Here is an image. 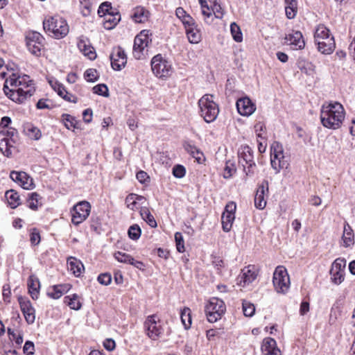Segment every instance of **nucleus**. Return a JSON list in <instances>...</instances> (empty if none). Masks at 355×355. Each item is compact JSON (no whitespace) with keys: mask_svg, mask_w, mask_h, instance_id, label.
<instances>
[{"mask_svg":"<svg viewBox=\"0 0 355 355\" xmlns=\"http://www.w3.org/2000/svg\"><path fill=\"white\" fill-rule=\"evenodd\" d=\"M3 89L10 100L17 103H23L35 92L33 82L28 76L24 75L16 78L14 73L9 79H6Z\"/></svg>","mask_w":355,"mask_h":355,"instance_id":"f257e3e1","label":"nucleus"},{"mask_svg":"<svg viewBox=\"0 0 355 355\" xmlns=\"http://www.w3.org/2000/svg\"><path fill=\"white\" fill-rule=\"evenodd\" d=\"M345 117L343 106L338 102L323 105L321 107L320 119L324 127L336 130L339 128Z\"/></svg>","mask_w":355,"mask_h":355,"instance_id":"f03ea898","label":"nucleus"},{"mask_svg":"<svg viewBox=\"0 0 355 355\" xmlns=\"http://www.w3.org/2000/svg\"><path fill=\"white\" fill-rule=\"evenodd\" d=\"M43 28L46 33L55 39L63 38L69 33L67 21L60 16H53L44 19Z\"/></svg>","mask_w":355,"mask_h":355,"instance_id":"7ed1b4c3","label":"nucleus"},{"mask_svg":"<svg viewBox=\"0 0 355 355\" xmlns=\"http://www.w3.org/2000/svg\"><path fill=\"white\" fill-rule=\"evenodd\" d=\"M213 98L212 95L205 94L198 101L200 116L207 123L213 122L219 113L218 105Z\"/></svg>","mask_w":355,"mask_h":355,"instance_id":"20e7f679","label":"nucleus"},{"mask_svg":"<svg viewBox=\"0 0 355 355\" xmlns=\"http://www.w3.org/2000/svg\"><path fill=\"white\" fill-rule=\"evenodd\" d=\"M19 139L18 132L13 128L0 131V151L6 157H10L15 145Z\"/></svg>","mask_w":355,"mask_h":355,"instance_id":"39448f33","label":"nucleus"},{"mask_svg":"<svg viewBox=\"0 0 355 355\" xmlns=\"http://www.w3.org/2000/svg\"><path fill=\"white\" fill-rule=\"evenodd\" d=\"M148 30L141 31L135 38L132 54L137 60L143 59L148 54V46L152 42Z\"/></svg>","mask_w":355,"mask_h":355,"instance_id":"423d86ee","label":"nucleus"},{"mask_svg":"<svg viewBox=\"0 0 355 355\" xmlns=\"http://www.w3.org/2000/svg\"><path fill=\"white\" fill-rule=\"evenodd\" d=\"M270 164L276 173L282 169L287 168L289 163L284 155L282 145L278 141H274L270 147Z\"/></svg>","mask_w":355,"mask_h":355,"instance_id":"0eeeda50","label":"nucleus"},{"mask_svg":"<svg viewBox=\"0 0 355 355\" xmlns=\"http://www.w3.org/2000/svg\"><path fill=\"white\" fill-rule=\"evenodd\" d=\"M146 335L152 340H157L164 334V328L158 317L153 314L148 315L144 322Z\"/></svg>","mask_w":355,"mask_h":355,"instance_id":"6e6552de","label":"nucleus"},{"mask_svg":"<svg viewBox=\"0 0 355 355\" xmlns=\"http://www.w3.org/2000/svg\"><path fill=\"white\" fill-rule=\"evenodd\" d=\"M226 310L224 302L217 297L210 299L205 306V313L209 322H215L221 318Z\"/></svg>","mask_w":355,"mask_h":355,"instance_id":"1a4fd4ad","label":"nucleus"},{"mask_svg":"<svg viewBox=\"0 0 355 355\" xmlns=\"http://www.w3.org/2000/svg\"><path fill=\"white\" fill-rule=\"evenodd\" d=\"M151 68L153 73L158 78H166L172 71L170 62L161 54L155 55L151 60Z\"/></svg>","mask_w":355,"mask_h":355,"instance_id":"9d476101","label":"nucleus"},{"mask_svg":"<svg viewBox=\"0 0 355 355\" xmlns=\"http://www.w3.org/2000/svg\"><path fill=\"white\" fill-rule=\"evenodd\" d=\"M239 162L241 164L247 176L255 173L256 164L254 161L253 151L248 146L242 147L239 152Z\"/></svg>","mask_w":355,"mask_h":355,"instance_id":"9b49d317","label":"nucleus"},{"mask_svg":"<svg viewBox=\"0 0 355 355\" xmlns=\"http://www.w3.org/2000/svg\"><path fill=\"white\" fill-rule=\"evenodd\" d=\"M272 282L277 293H284L288 291L290 279L285 267L279 266L276 268L273 273Z\"/></svg>","mask_w":355,"mask_h":355,"instance_id":"f8f14e48","label":"nucleus"},{"mask_svg":"<svg viewBox=\"0 0 355 355\" xmlns=\"http://www.w3.org/2000/svg\"><path fill=\"white\" fill-rule=\"evenodd\" d=\"M26 40L28 51L36 56L40 55L44 46V37L39 32L31 31L27 33Z\"/></svg>","mask_w":355,"mask_h":355,"instance_id":"ddd939ff","label":"nucleus"},{"mask_svg":"<svg viewBox=\"0 0 355 355\" xmlns=\"http://www.w3.org/2000/svg\"><path fill=\"white\" fill-rule=\"evenodd\" d=\"M91 211V205L87 201H80L75 205L71 212V221L76 225H78L87 219Z\"/></svg>","mask_w":355,"mask_h":355,"instance_id":"4468645a","label":"nucleus"},{"mask_svg":"<svg viewBox=\"0 0 355 355\" xmlns=\"http://www.w3.org/2000/svg\"><path fill=\"white\" fill-rule=\"evenodd\" d=\"M236 205L234 202H229L225 207L221 216L222 227L224 232H228L231 230L232 224L235 219V211Z\"/></svg>","mask_w":355,"mask_h":355,"instance_id":"2eb2a0df","label":"nucleus"},{"mask_svg":"<svg viewBox=\"0 0 355 355\" xmlns=\"http://www.w3.org/2000/svg\"><path fill=\"white\" fill-rule=\"evenodd\" d=\"M345 266L346 261L344 259L338 258L333 262L330 275L334 284L338 285L344 281Z\"/></svg>","mask_w":355,"mask_h":355,"instance_id":"dca6fc26","label":"nucleus"},{"mask_svg":"<svg viewBox=\"0 0 355 355\" xmlns=\"http://www.w3.org/2000/svg\"><path fill=\"white\" fill-rule=\"evenodd\" d=\"M110 57L112 67L114 70H121L127 63L126 54L124 50L120 46L114 48Z\"/></svg>","mask_w":355,"mask_h":355,"instance_id":"f3484780","label":"nucleus"},{"mask_svg":"<svg viewBox=\"0 0 355 355\" xmlns=\"http://www.w3.org/2000/svg\"><path fill=\"white\" fill-rule=\"evenodd\" d=\"M257 277V272L254 266L249 265L241 270L236 279L237 284L242 287H245L254 281Z\"/></svg>","mask_w":355,"mask_h":355,"instance_id":"a211bd4d","label":"nucleus"},{"mask_svg":"<svg viewBox=\"0 0 355 355\" xmlns=\"http://www.w3.org/2000/svg\"><path fill=\"white\" fill-rule=\"evenodd\" d=\"M21 311L28 324H33L35 320V310L29 300L26 297L18 298Z\"/></svg>","mask_w":355,"mask_h":355,"instance_id":"6ab92c4d","label":"nucleus"},{"mask_svg":"<svg viewBox=\"0 0 355 355\" xmlns=\"http://www.w3.org/2000/svg\"><path fill=\"white\" fill-rule=\"evenodd\" d=\"M10 178L15 182H17L24 189H33V179L24 171H12L10 174Z\"/></svg>","mask_w":355,"mask_h":355,"instance_id":"aec40b11","label":"nucleus"},{"mask_svg":"<svg viewBox=\"0 0 355 355\" xmlns=\"http://www.w3.org/2000/svg\"><path fill=\"white\" fill-rule=\"evenodd\" d=\"M266 193H268V182L264 180L259 186L254 197V205L257 209H263L265 208L266 205Z\"/></svg>","mask_w":355,"mask_h":355,"instance_id":"412c9836","label":"nucleus"},{"mask_svg":"<svg viewBox=\"0 0 355 355\" xmlns=\"http://www.w3.org/2000/svg\"><path fill=\"white\" fill-rule=\"evenodd\" d=\"M236 108L241 115L250 116L255 111L256 106L248 97H243L236 101Z\"/></svg>","mask_w":355,"mask_h":355,"instance_id":"4be33fe9","label":"nucleus"},{"mask_svg":"<svg viewBox=\"0 0 355 355\" xmlns=\"http://www.w3.org/2000/svg\"><path fill=\"white\" fill-rule=\"evenodd\" d=\"M285 42L291 46L294 50L302 49L305 46V42L300 31H293L286 35Z\"/></svg>","mask_w":355,"mask_h":355,"instance_id":"5701e85b","label":"nucleus"},{"mask_svg":"<svg viewBox=\"0 0 355 355\" xmlns=\"http://www.w3.org/2000/svg\"><path fill=\"white\" fill-rule=\"evenodd\" d=\"M77 45L80 51L89 60H94L96 58L95 49L91 45L89 40L87 38L84 37H80Z\"/></svg>","mask_w":355,"mask_h":355,"instance_id":"b1692460","label":"nucleus"},{"mask_svg":"<svg viewBox=\"0 0 355 355\" xmlns=\"http://www.w3.org/2000/svg\"><path fill=\"white\" fill-rule=\"evenodd\" d=\"M261 349L265 355H282L281 351L277 347L276 340L272 338L263 340Z\"/></svg>","mask_w":355,"mask_h":355,"instance_id":"393cba45","label":"nucleus"},{"mask_svg":"<svg viewBox=\"0 0 355 355\" xmlns=\"http://www.w3.org/2000/svg\"><path fill=\"white\" fill-rule=\"evenodd\" d=\"M28 292L33 300H37L39 295V291L40 288V282L38 278L34 275H31L29 276L28 279Z\"/></svg>","mask_w":355,"mask_h":355,"instance_id":"a878e982","label":"nucleus"},{"mask_svg":"<svg viewBox=\"0 0 355 355\" xmlns=\"http://www.w3.org/2000/svg\"><path fill=\"white\" fill-rule=\"evenodd\" d=\"M326 40L327 42L324 40L317 41L318 50L322 54L329 55L334 51L336 47L334 37L332 36Z\"/></svg>","mask_w":355,"mask_h":355,"instance_id":"bb28decb","label":"nucleus"},{"mask_svg":"<svg viewBox=\"0 0 355 355\" xmlns=\"http://www.w3.org/2000/svg\"><path fill=\"white\" fill-rule=\"evenodd\" d=\"M70 289L69 284L55 285L51 288V291H49L47 295L53 299H59L61 296L66 293Z\"/></svg>","mask_w":355,"mask_h":355,"instance_id":"cd10ccee","label":"nucleus"},{"mask_svg":"<svg viewBox=\"0 0 355 355\" xmlns=\"http://www.w3.org/2000/svg\"><path fill=\"white\" fill-rule=\"evenodd\" d=\"M69 270L76 277H79L84 270V266L82 262L74 257H70L67 261Z\"/></svg>","mask_w":355,"mask_h":355,"instance_id":"c85d7f7f","label":"nucleus"},{"mask_svg":"<svg viewBox=\"0 0 355 355\" xmlns=\"http://www.w3.org/2000/svg\"><path fill=\"white\" fill-rule=\"evenodd\" d=\"M105 27L107 29L114 28L121 20V15L119 12L112 11L110 14L105 15Z\"/></svg>","mask_w":355,"mask_h":355,"instance_id":"c756f323","label":"nucleus"},{"mask_svg":"<svg viewBox=\"0 0 355 355\" xmlns=\"http://www.w3.org/2000/svg\"><path fill=\"white\" fill-rule=\"evenodd\" d=\"M5 197L8 205L12 209L17 207L21 204L19 195L13 189L7 191L5 193Z\"/></svg>","mask_w":355,"mask_h":355,"instance_id":"7c9ffc66","label":"nucleus"},{"mask_svg":"<svg viewBox=\"0 0 355 355\" xmlns=\"http://www.w3.org/2000/svg\"><path fill=\"white\" fill-rule=\"evenodd\" d=\"M132 18L137 23H144L148 20V12L143 7H137L133 10Z\"/></svg>","mask_w":355,"mask_h":355,"instance_id":"2f4dec72","label":"nucleus"},{"mask_svg":"<svg viewBox=\"0 0 355 355\" xmlns=\"http://www.w3.org/2000/svg\"><path fill=\"white\" fill-rule=\"evenodd\" d=\"M185 150L197 161L198 164H201L205 160L202 153L196 146L187 144L185 145Z\"/></svg>","mask_w":355,"mask_h":355,"instance_id":"473e14b6","label":"nucleus"},{"mask_svg":"<svg viewBox=\"0 0 355 355\" xmlns=\"http://www.w3.org/2000/svg\"><path fill=\"white\" fill-rule=\"evenodd\" d=\"M64 302L71 309L77 311L81 309L82 304L80 302V297L77 294L65 296L64 298Z\"/></svg>","mask_w":355,"mask_h":355,"instance_id":"72a5a7b5","label":"nucleus"},{"mask_svg":"<svg viewBox=\"0 0 355 355\" xmlns=\"http://www.w3.org/2000/svg\"><path fill=\"white\" fill-rule=\"evenodd\" d=\"M197 26V25H195L186 29L188 40L193 44H197L200 41L201 35Z\"/></svg>","mask_w":355,"mask_h":355,"instance_id":"f704fd0d","label":"nucleus"},{"mask_svg":"<svg viewBox=\"0 0 355 355\" xmlns=\"http://www.w3.org/2000/svg\"><path fill=\"white\" fill-rule=\"evenodd\" d=\"M343 246L349 247L354 244V233L349 224L344 226V232L342 237Z\"/></svg>","mask_w":355,"mask_h":355,"instance_id":"c9c22d12","label":"nucleus"},{"mask_svg":"<svg viewBox=\"0 0 355 355\" xmlns=\"http://www.w3.org/2000/svg\"><path fill=\"white\" fill-rule=\"evenodd\" d=\"M330 31L324 25L319 24L315 31L314 38L315 41L329 39Z\"/></svg>","mask_w":355,"mask_h":355,"instance_id":"e433bc0d","label":"nucleus"},{"mask_svg":"<svg viewBox=\"0 0 355 355\" xmlns=\"http://www.w3.org/2000/svg\"><path fill=\"white\" fill-rule=\"evenodd\" d=\"M140 215L142 219H144L151 227H157V222L147 207H144L141 208Z\"/></svg>","mask_w":355,"mask_h":355,"instance_id":"4c0bfd02","label":"nucleus"},{"mask_svg":"<svg viewBox=\"0 0 355 355\" xmlns=\"http://www.w3.org/2000/svg\"><path fill=\"white\" fill-rule=\"evenodd\" d=\"M40 200H41V198L37 193L33 192L28 193L27 206L32 210H37L39 206Z\"/></svg>","mask_w":355,"mask_h":355,"instance_id":"58836bf2","label":"nucleus"},{"mask_svg":"<svg viewBox=\"0 0 355 355\" xmlns=\"http://www.w3.org/2000/svg\"><path fill=\"white\" fill-rule=\"evenodd\" d=\"M180 318L185 329H189L191 324V309L185 307L180 313Z\"/></svg>","mask_w":355,"mask_h":355,"instance_id":"ea45409f","label":"nucleus"},{"mask_svg":"<svg viewBox=\"0 0 355 355\" xmlns=\"http://www.w3.org/2000/svg\"><path fill=\"white\" fill-rule=\"evenodd\" d=\"M62 121L64 126L68 130L77 128V121L76 119L70 114H63L62 115Z\"/></svg>","mask_w":355,"mask_h":355,"instance_id":"a19ab883","label":"nucleus"},{"mask_svg":"<svg viewBox=\"0 0 355 355\" xmlns=\"http://www.w3.org/2000/svg\"><path fill=\"white\" fill-rule=\"evenodd\" d=\"M230 32L233 39L236 42H241L243 40V34L240 27L235 23L232 22L230 25Z\"/></svg>","mask_w":355,"mask_h":355,"instance_id":"79ce46f5","label":"nucleus"},{"mask_svg":"<svg viewBox=\"0 0 355 355\" xmlns=\"http://www.w3.org/2000/svg\"><path fill=\"white\" fill-rule=\"evenodd\" d=\"M114 257L120 263L130 264L133 261V257L131 255L120 251L116 252Z\"/></svg>","mask_w":355,"mask_h":355,"instance_id":"37998d69","label":"nucleus"},{"mask_svg":"<svg viewBox=\"0 0 355 355\" xmlns=\"http://www.w3.org/2000/svg\"><path fill=\"white\" fill-rule=\"evenodd\" d=\"M128 233L131 239L136 241L141 236V230L138 225L135 224L129 227Z\"/></svg>","mask_w":355,"mask_h":355,"instance_id":"c03bdc74","label":"nucleus"},{"mask_svg":"<svg viewBox=\"0 0 355 355\" xmlns=\"http://www.w3.org/2000/svg\"><path fill=\"white\" fill-rule=\"evenodd\" d=\"M113 10H114L111 6V3L105 1L100 5L98 9V14L101 17L104 16L105 17V15L110 14V12Z\"/></svg>","mask_w":355,"mask_h":355,"instance_id":"a18cd8bd","label":"nucleus"},{"mask_svg":"<svg viewBox=\"0 0 355 355\" xmlns=\"http://www.w3.org/2000/svg\"><path fill=\"white\" fill-rule=\"evenodd\" d=\"M27 135L33 139L38 140L42 136L41 131L36 127L31 125L26 128Z\"/></svg>","mask_w":355,"mask_h":355,"instance_id":"49530a36","label":"nucleus"},{"mask_svg":"<svg viewBox=\"0 0 355 355\" xmlns=\"http://www.w3.org/2000/svg\"><path fill=\"white\" fill-rule=\"evenodd\" d=\"M243 314L247 317H252L255 312V307L253 304L244 300L242 303Z\"/></svg>","mask_w":355,"mask_h":355,"instance_id":"de8ad7c7","label":"nucleus"},{"mask_svg":"<svg viewBox=\"0 0 355 355\" xmlns=\"http://www.w3.org/2000/svg\"><path fill=\"white\" fill-rule=\"evenodd\" d=\"M236 171V169L234 164L230 160H229L226 162L225 167L224 168L223 177L226 179L230 178L233 175Z\"/></svg>","mask_w":355,"mask_h":355,"instance_id":"09e8293b","label":"nucleus"},{"mask_svg":"<svg viewBox=\"0 0 355 355\" xmlns=\"http://www.w3.org/2000/svg\"><path fill=\"white\" fill-rule=\"evenodd\" d=\"M137 196L135 193H130L125 198V205L127 207L131 210L137 208Z\"/></svg>","mask_w":355,"mask_h":355,"instance_id":"8fccbe9b","label":"nucleus"},{"mask_svg":"<svg viewBox=\"0 0 355 355\" xmlns=\"http://www.w3.org/2000/svg\"><path fill=\"white\" fill-rule=\"evenodd\" d=\"M93 92L94 94L103 96H108V88L105 84H98L93 87Z\"/></svg>","mask_w":355,"mask_h":355,"instance_id":"3c124183","label":"nucleus"},{"mask_svg":"<svg viewBox=\"0 0 355 355\" xmlns=\"http://www.w3.org/2000/svg\"><path fill=\"white\" fill-rule=\"evenodd\" d=\"M175 241L176 243V248L179 252H183L185 251L184 239L182 234L180 232H176L175 234Z\"/></svg>","mask_w":355,"mask_h":355,"instance_id":"603ef678","label":"nucleus"},{"mask_svg":"<svg viewBox=\"0 0 355 355\" xmlns=\"http://www.w3.org/2000/svg\"><path fill=\"white\" fill-rule=\"evenodd\" d=\"M84 76L88 82H95L98 79L97 71L94 69H88L85 71Z\"/></svg>","mask_w":355,"mask_h":355,"instance_id":"864d4df0","label":"nucleus"},{"mask_svg":"<svg viewBox=\"0 0 355 355\" xmlns=\"http://www.w3.org/2000/svg\"><path fill=\"white\" fill-rule=\"evenodd\" d=\"M8 334L10 336V338L15 340V343L17 345H21L23 343V336L21 334H17L15 331L11 328H8Z\"/></svg>","mask_w":355,"mask_h":355,"instance_id":"5fc2aeb1","label":"nucleus"},{"mask_svg":"<svg viewBox=\"0 0 355 355\" xmlns=\"http://www.w3.org/2000/svg\"><path fill=\"white\" fill-rule=\"evenodd\" d=\"M186 174V169L182 165H175L173 168V175L177 178H182Z\"/></svg>","mask_w":355,"mask_h":355,"instance_id":"6e6d98bb","label":"nucleus"},{"mask_svg":"<svg viewBox=\"0 0 355 355\" xmlns=\"http://www.w3.org/2000/svg\"><path fill=\"white\" fill-rule=\"evenodd\" d=\"M97 280L101 284L107 286L112 282V276L107 272L102 273L98 275Z\"/></svg>","mask_w":355,"mask_h":355,"instance_id":"4d7b16f0","label":"nucleus"},{"mask_svg":"<svg viewBox=\"0 0 355 355\" xmlns=\"http://www.w3.org/2000/svg\"><path fill=\"white\" fill-rule=\"evenodd\" d=\"M30 241L33 245H38L40 242V235L36 228H33L31 233Z\"/></svg>","mask_w":355,"mask_h":355,"instance_id":"13d9d810","label":"nucleus"},{"mask_svg":"<svg viewBox=\"0 0 355 355\" xmlns=\"http://www.w3.org/2000/svg\"><path fill=\"white\" fill-rule=\"evenodd\" d=\"M297 10V6H286L285 7V11H286V15L288 19H293L296 14Z\"/></svg>","mask_w":355,"mask_h":355,"instance_id":"bf43d9fd","label":"nucleus"},{"mask_svg":"<svg viewBox=\"0 0 355 355\" xmlns=\"http://www.w3.org/2000/svg\"><path fill=\"white\" fill-rule=\"evenodd\" d=\"M199 3L202 8V14L206 17H209L211 15V12L208 6L207 1L199 0Z\"/></svg>","mask_w":355,"mask_h":355,"instance_id":"052dcab7","label":"nucleus"},{"mask_svg":"<svg viewBox=\"0 0 355 355\" xmlns=\"http://www.w3.org/2000/svg\"><path fill=\"white\" fill-rule=\"evenodd\" d=\"M35 346L32 341L27 340L23 347L24 353L26 355H32L34 354Z\"/></svg>","mask_w":355,"mask_h":355,"instance_id":"680f3d73","label":"nucleus"},{"mask_svg":"<svg viewBox=\"0 0 355 355\" xmlns=\"http://www.w3.org/2000/svg\"><path fill=\"white\" fill-rule=\"evenodd\" d=\"M53 89L57 92V94L62 97L64 95V93L66 92V89L63 85L58 82H55L53 85L52 82H50Z\"/></svg>","mask_w":355,"mask_h":355,"instance_id":"e2e57ef3","label":"nucleus"},{"mask_svg":"<svg viewBox=\"0 0 355 355\" xmlns=\"http://www.w3.org/2000/svg\"><path fill=\"white\" fill-rule=\"evenodd\" d=\"M2 295L3 300L6 302H10V299L11 296V291L10 286L8 284H5L3 286Z\"/></svg>","mask_w":355,"mask_h":355,"instance_id":"0e129e2a","label":"nucleus"},{"mask_svg":"<svg viewBox=\"0 0 355 355\" xmlns=\"http://www.w3.org/2000/svg\"><path fill=\"white\" fill-rule=\"evenodd\" d=\"M182 21L184 26L185 29H187L189 27H192V26H194L195 25H197L194 19L189 15L186 16L182 20Z\"/></svg>","mask_w":355,"mask_h":355,"instance_id":"69168bd1","label":"nucleus"},{"mask_svg":"<svg viewBox=\"0 0 355 355\" xmlns=\"http://www.w3.org/2000/svg\"><path fill=\"white\" fill-rule=\"evenodd\" d=\"M104 347L108 351H112L116 346L115 341L111 338H107L103 342Z\"/></svg>","mask_w":355,"mask_h":355,"instance_id":"338daca9","label":"nucleus"},{"mask_svg":"<svg viewBox=\"0 0 355 355\" xmlns=\"http://www.w3.org/2000/svg\"><path fill=\"white\" fill-rule=\"evenodd\" d=\"M92 110L89 108L86 109L83 112V120L85 123H89L92 120Z\"/></svg>","mask_w":355,"mask_h":355,"instance_id":"774afa93","label":"nucleus"}]
</instances>
